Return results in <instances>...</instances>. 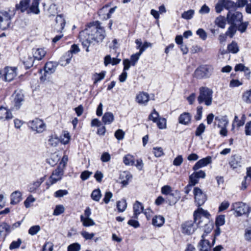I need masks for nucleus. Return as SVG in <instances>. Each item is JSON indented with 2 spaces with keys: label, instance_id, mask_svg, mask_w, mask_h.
<instances>
[{
  "label": "nucleus",
  "instance_id": "obj_40",
  "mask_svg": "<svg viewBox=\"0 0 251 251\" xmlns=\"http://www.w3.org/2000/svg\"><path fill=\"white\" fill-rule=\"evenodd\" d=\"M215 24L219 27L224 28L226 25V19L224 16H219L215 20Z\"/></svg>",
  "mask_w": 251,
  "mask_h": 251
},
{
  "label": "nucleus",
  "instance_id": "obj_62",
  "mask_svg": "<svg viewBox=\"0 0 251 251\" xmlns=\"http://www.w3.org/2000/svg\"><path fill=\"white\" fill-rule=\"evenodd\" d=\"M173 191L171 187L169 185H165L163 186L161 189V193L163 195H167V197L169 196Z\"/></svg>",
  "mask_w": 251,
  "mask_h": 251
},
{
  "label": "nucleus",
  "instance_id": "obj_54",
  "mask_svg": "<svg viewBox=\"0 0 251 251\" xmlns=\"http://www.w3.org/2000/svg\"><path fill=\"white\" fill-rule=\"evenodd\" d=\"M225 223V216L223 215H220L217 217L215 221L216 226H220L224 225Z\"/></svg>",
  "mask_w": 251,
  "mask_h": 251
},
{
  "label": "nucleus",
  "instance_id": "obj_46",
  "mask_svg": "<svg viewBox=\"0 0 251 251\" xmlns=\"http://www.w3.org/2000/svg\"><path fill=\"white\" fill-rule=\"evenodd\" d=\"M237 31V26L231 25L226 32V35L230 38H232Z\"/></svg>",
  "mask_w": 251,
  "mask_h": 251
},
{
  "label": "nucleus",
  "instance_id": "obj_15",
  "mask_svg": "<svg viewBox=\"0 0 251 251\" xmlns=\"http://www.w3.org/2000/svg\"><path fill=\"white\" fill-rule=\"evenodd\" d=\"M64 170L61 167H58L52 173L50 177V184H53L62 179Z\"/></svg>",
  "mask_w": 251,
  "mask_h": 251
},
{
  "label": "nucleus",
  "instance_id": "obj_16",
  "mask_svg": "<svg viewBox=\"0 0 251 251\" xmlns=\"http://www.w3.org/2000/svg\"><path fill=\"white\" fill-rule=\"evenodd\" d=\"M192 115L188 112H184L178 117V123L184 126H189L192 122Z\"/></svg>",
  "mask_w": 251,
  "mask_h": 251
},
{
  "label": "nucleus",
  "instance_id": "obj_64",
  "mask_svg": "<svg viewBox=\"0 0 251 251\" xmlns=\"http://www.w3.org/2000/svg\"><path fill=\"white\" fill-rule=\"evenodd\" d=\"M196 34L203 40H205L207 38V33L202 28L198 29L196 32Z\"/></svg>",
  "mask_w": 251,
  "mask_h": 251
},
{
  "label": "nucleus",
  "instance_id": "obj_2",
  "mask_svg": "<svg viewBox=\"0 0 251 251\" xmlns=\"http://www.w3.org/2000/svg\"><path fill=\"white\" fill-rule=\"evenodd\" d=\"M193 217L196 225L203 226V223H209L211 215L208 211L199 207L194 212Z\"/></svg>",
  "mask_w": 251,
  "mask_h": 251
},
{
  "label": "nucleus",
  "instance_id": "obj_7",
  "mask_svg": "<svg viewBox=\"0 0 251 251\" xmlns=\"http://www.w3.org/2000/svg\"><path fill=\"white\" fill-rule=\"evenodd\" d=\"M28 126L33 131H36L37 133H42L45 130L46 124L44 122L38 118L30 121L28 123Z\"/></svg>",
  "mask_w": 251,
  "mask_h": 251
},
{
  "label": "nucleus",
  "instance_id": "obj_55",
  "mask_svg": "<svg viewBox=\"0 0 251 251\" xmlns=\"http://www.w3.org/2000/svg\"><path fill=\"white\" fill-rule=\"evenodd\" d=\"M141 55V54L139 52H137L135 54L131 55L129 60L131 62V65L132 66H134L136 65V64L138 62Z\"/></svg>",
  "mask_w": 251,
  "mask_h": 251
},
{
  "label": "nucleus",
  "instance_id": "obj_36",
  "mask_svg": "<svg viewBox=\"0 0 251 251\" xmlns=\"http://www.w3.org/2000/svg\"><path fill=\"white\" fill-rule=\"evenodd\" d=\"M204 233L201 235V238H205V237L209 233L212 229V225L209 223H203V226Z\"/></svg>",
  "mask_w": 251,
  "mask_h": 251
},
{
  "label": "nucleus",
  "instance_id": "obj_53",
  "mask_svg": "<svg viewBox=\"0 0 251 251\" xmlns=\"http://www.w3.org/2000/svg\"><path fill=\"white\" fill-rule=\"evenodd\" d=\"M80 249V245L78 243H75L68 246L67 251H79Z\"/></svg>",
  "mask_w": 251,
  "mask_h": 251
},
{
  "label": "nucleus",
  "instance_id": "obj_43",
  "mask_svg": "<svg viewBox=\"0 0 251 251\" xmlns=\"http://www.w3.org/2000/svg\"><path fill=\"white\" fill-rule=\"evenodd\" d=\"M194 14L195 10L190 9L182 13L181 18L185 20H190L193 17Z\"/></svg>",
  "mask_w": 251,
  "mask_h": 251
},
{
  "label": "nucleus",
  "instance_id": "obj_48",
  "mask_svg": "<svg viewBox=\"0 0 251 251\" xmlns=\"http://www.w3.org/2000/svg\"><path fill=\"white\" fill-rule=\"evenodd\" d=\"M80 234L85 240H92L95 235V233H89L85 230H82L80 232Z\"/></svg>",
  "mask_w": 251,
  "mask_h": 251
},
{
  "label": "nucleus",
  "instance_id": "obj_56",
  "mask_svg": "<svg viewBox=\"0 0 251 251\" xmlns=\"http://www.w3.org/2000/svg\"><path fill=\"white\" fill-rule=\"evenodd\" d=\"M72 57L73 53L70 50H68L62 58V61H66L64 65H66L70 63Z\"/></svg>",
  "mask_w": 251,
  "mask_h": 251
},
{
  "label": "nucleus",
  "instance_id": "obj_52",
  "mask_svg": "<svg viewBox=\"0 0 251 251\" xmlns=\"http://www.w3.org/2000/svg\"><path fill=\"white\" fill-rule=\"evenodd\" d=\"M225 8V4L224 0H219L218 2L215 5V11L217 13H221Z\"/></svg>",
  "mask_w": 251,
  "mask_h": 251
},
{
  "label": "nucleus",
  "instance_id": "obj_63",
  "mask_svg": "<svg viewBox=\"0 0 251 251\" xmlns=\"http://www.w3.org/2000/svg\"><path fill=\"white\" fill-rule=\"evenodd\" d=\"M57 66V63L55 62L48 61V74L53 73Z\"/></svg>",
  "mask_w": 251,
  "mask_h": 251
},
{
  "label": "nucleus",
  "instance_id": "obj_34",
  "mask_svg": "<svg viewBox=\"0 0 251 251\" xmlns=\"http://www.w3.org/2000/svg\"><path fill=\"white\" fill-rule=\"evenodd\" d=\"M4 232H6V234L4 235V237H5L11 232V227L10 226L8 225L7 223L2 222L0 224V236H1L2 233Z\"/></svg>",
  "mask_w": 251,
  "mask_h": 251
},
{
  "label": "nucleus",
  "instance_id": "obj_47",
  "mask_svg": "<svg viewBox=\"0 0 251 251\" xmlns=\"http://www.w3.org/2000/svg\"><path fill=\"white\" fill-rule=\"evenodd\" d=\"M225 8L226 10L236 8V3L234 1L230 0H224Z\"/></svg>",
  "mask_w": 251,
  "mask_h": 251
},
{
  "label": "nucleus",
  "instance_id": "obj_26",
  "mask_svg": "<svg viewBox=\"0 0 251 251\" xmlns=\"http://www.w3.org/2000/svg\"><path fill=\"white\" fill-rule=\"evenodd\" d=\"M20 60L22 61L26 69H29L33 65L34 57L28 55L27 57H24L21 55Z\"/></svg>",
  "mask_w": 251,
  "mask_h": 251
},
{
  "label": "nucleus",
  "instance_id": "obj_28",
  "mask_svg": "<svg viewBox=\"0 0 251 251\" xmlns=\"http://www.w3.org/2000/svg\"><path fill=\"white\" fill-rule=\"evenodd\" d=\"M13 118L12 113L6 108L0 107V119L10 120Z\"/></svg>",
  "mask_w": 251,
  "mask_h": 251
},
{
  "label": "nucleus",
  "instance_id": "obj_3",
  "mask_svg": "<svg viewBox=\"0 0 251 251\" xmlns=\"http://www.w3.org/2000/svg\"><path fill=\"white\" fill-rule=\"evenodd\" d=\"M200 94L198 97L199 104L204 103L206 106L211 105L212 101L213 91L206 87H201L199 89Z\"/></svg>",
  "mask_w": 251,
  "mask_h": 251
},
{
  "label": "nucleus",
  "instance_id": "obj_51",
  "mask_svg": "<svg viewBox=\"0 0 251 251\" xmlns=\"http://www.w3.org/2000/svg\"><path fill=\"white\" fill-rule=\"evenodd\" d=\"M101 197V193L100 189H95L93 191L91 194L92 199L96 201H99Z\"/></svg>",
  "mask_w": 251,
  "mask_h": 251
},
{
  "label": "nucleus",
  "instance_id": "obj_50",
  "mask_svg": "<svg viewBox=\"0 0 251 251\" xmlns=\"http://www.w3.org/2000/svg\"><path fill=\"white\" fill-rule=\"evenodd\" d=\"M149 120L152 121L153 123L157 122L159 118V113L154 109L149 116Z\"/></svg>",
  "mask_w": 251,
  "mask_h": 251
},
{
  "label": "nucleus",
  "instance_id": "obj_38",
  "mask_svg": "<svg viewBox=\"0 0 251 251\" xmlns=\"http://www.w3.org/2000/svg\"><path fill=\"white\" fill-rule=\"evenodd\" d=\"M123 162L126 165L133 166L134 165V157L133 155L128 154L124 157Z\"/></svg>",
  "mask_w": 251,
  "mask_h": 251
},
{
  "label": "nucleus",
  "instance_id": "obj_31",
  "mask_svg": "<svg viewBox=\"0 0 251 251\" xmlns=\"http://www.w3.org/2000/svg\"><path fill=\"white\" fill-rule=\"evenodd\" d=\"M114 120V115L112 113L110 112H105L102 117V121L104 125L110 124Z\"/></svg>",
  "mask_w": 251,
  "mask_h": 251
},
{
  "label": "nucleus",
  "instance_id": "obj_29",
  "mask_svg": "<svg viewBox=\"0 0 251 251\" xmlns=\"http://www.w3.org/2000/svg\"><path fill=\"white\" fill-rule=\"evenodd\" d=\"M215 122H217L218 127L227 126L229 122L227 116H224L221 118L216 117L215 118Z\"/></svg>",
  "mask_w": 251,
  "mask_h": 251
},
{
  "label": "nucleus",
  "instance_id": "obj_25",
  "mask_svg": "<svg viewBox=\"0 0 251 251\" xmlns=\"http://www.w3.org/2000/svg\"><path fill=\"white\" fill-rule=\"evenodd\" d=\"M30 0H21L19 4L16 5L17 10H20L22 12L25 11L27 13Z\"/></svg>",
  "mask_w": 251,
  "mask_h": 251
},
{
  "label": "nucleus",
  "instance_id": "obj_13",
  "mask_svg": "<svg viewBox=\"0 0 251 251\" xmlns=\"http://www.w3.org/2000/svg\"><path fill=\"white\" fill-rule=\"evenodd\" d=\"M55 24L52 28L54 32H61L64 29L66 24L65 20L63 15H57L55 19Z\"/></svg>",
  "mask_w": 251,
  "mask_h": 251
},
{
  "label": "nucleus",
  "instance_id": "obj_10",
  "mask_svg": "<svg viewBox=\"0 0 251 251\" xmlns=\"http://www.w3.org/2000/svg\"><path fill=\"white\" fill-rule=\"evenodd\" d=\"M227 21L229 24L237 26L243 21L242 14L238 11L232 13L229 11L227 14Z\"/></svg>",
  "mask_w": 251,
  "mask_h": 251
},
{
  "label": "nucleus",
  "instance_id": "obj_41",
  "mask_svg": "<svg viewBox=\"0 0 251 251\" xmlns=\"http://www.w3.org/2000/svg\"><path fill=\"white\" fill-rule=\"evenodd\" d=\"M106 72L102 71L100 73H95L93 75L94 83L96 84L103 79L105 75Z\"/></svg>",
  "mask_w": 251,
  "mask_h": 251
},
{
  "label": "nucleus",
  "instance_id": "obj_35",
  "mask_svg": "<svg viewBox=\"0 0 251 251\" xmlns=\"http://www.w3.org/2000/svg\"><path fill=\"white\" fill-rule=\"evenodd\" d=\"M46 53V51L43 49H38L33 51V57L34 59L40 60L42 59V58L45 55Z\"/></svg>",
  "mask_w": 251,
  "mask_h": 251
},
{
  "label": "nucleus",
  "instance_id": "obj_32",
  "mask_svg": "<svg viewBox=\"0 0 251 251\" xmlns=\"http://www.w3.org/2000/svg\"><path fill=\"white\" fill-rule=\"evenodd\" d=\"M164 222V218L160 215L155 216L152 219V224L155 226L160 227L162 226Z\"/></svg>",
  "mask_w": 251,
  "mask_h": 251
},
{
  "label": "nucleus",
  "instance_id": "obj_60",
  "mask_svg": "<svg viewBox=\"0 0 251 251\" xmlns=\"http://www.w3.org/2000/svg\"><path fill=\"white\" fill-rule=\"evenodd\" d=\"M248 25V22H242L239 23L237 25V30H239L241 33L244 32Z\"/></svg>",
  "mask_w": 251,
  "mask_h": 251
},
{
  "label": "nucleus",
  "instance_id": "obj_58",
  "mask_svg": "<svg viewBox=\"0 0 251 251\" xmlns=\"http://www.w3.org/2000/svg\"><path fill=\"white\" fill-rule=\"evenodd\" d=\"M153 153L156 157H160L164 155V152L161 147H154Z\"/></svg>",
  "mask_w": 251,
  "mask_h": 251
},
{
  "label": "nucleus",
  "instance_id": "obj_20",
  "mask_svg": "<svg viewBox=\"0 0 251 251\" xmlns=\"http://www.w3.org/2000/svg\"><path fill=\"white\" fill-rule=\"evenodd\" d=\"M180 195L179 191H173L167 197V199L170 205L175 204L180 199Z\"/></svg>",
  "mask_w": 251,
  "mask_h": 251
},
{
  "label": "nucleus",
  "instance_id": "obj_30",
  "mask_svg": "<svg viewBox=\"0 0 251 251\" xmlns=\"http://www.w3.org/2000/svg\"><path fill=\"white\" fill-rule=\"evenodd\" d=\"M40 0H33L32 5L29 7L27 10V14L33 13L38 14L39 13L40 10L38 8L39 1Z\"/></svg>",
  "mask_w": 251,
  "mask_h": 251
},
{
  "label": "nucleus",
  "instance_id": "obj_22",
  "mask_svg": "<svg viewBox=\"0 0 251 251\" xmlns=\"http://www.w3.org/2000/svg\"><path fill=\"white\" fill-rule=\"evenodd\" d=\"M198 247L200 251H209L211 245L208 240L205 239V238H201L198 243Z\"/></svg>",
  "mask_w": 251,
  "mask_h": 251
},
{
  "label": "nucleus",
  "instance_id": "obj_1",
  "mask_svg": "<svg viewBox=\"0 0 251 251\" xmlns=\"http://www.w3.org/2000/svg\"><path fill=\"white\" fill-rule=\"evenodd\" d=\"M105 30L99 26L88 25L84 30L79 32V37L83 48L89 51V47L94 42H101L105 38Z\"/></svg>",
  "mask_w": 251,
  "mask_h": 251
},
{
  "label": "nucleus",
  "instance_id": "obj_45",
  "mask_svg": "<svg viewBox=\"0 0 251 251\" xmlns=\"http://www.w3.org/2000/svg\"><path fill=\"white\" fill-rule=\"evenodd\" d=\"M155 123H156L158 128L160 129H165L167 127V121L165 118H159Z\"/></svg>",
  "mask_w": 251,
  "mask_h": 251
},
{
  "label": "nucleus",
  "instance_id": "obj_23",
  "mask_svg": "<svg viewBox=\"0 0 251 251\" xmlns=\"http://www.w3.org/2000/svg\"><path fill=\"white\" fill-rule=\"evenodd\" d=\"M133 208L134 213L132 218L137 219L139 215L144 211V206L142 203L136 201Z\"/></svg>",
  "mask_w": 251,
  "mask_h": 251
},
{
  "label": "nucleus",
  "instance_id": "obj_11",
  "mask_svg": "<svg viewBox=\"0 0 251 251\" xmlns=\"http://www.w3.org/2000/svg\"><path fill=\"white\" fill-rule=\"evenodd\" d=\"M109 5L106 4L99 10L98 14L101 19L106 20L110 19L117 8V6H114L109 9Z\"/></svg>",
  "mask_w": 251,
  "mask_h": 251
},
{
  "label": "nucleus",
  "instance_id": "obj_18",
  "mask_svg": "<svg viewBox=\"0 0 251 251\" xmlns=\"http://www.w3.org/2000/svg\"><path fill=\"white\" fill-rule=\"evenodd\" d=\"M212 162V158L210 156H208L205 158H203L197 161L193 167L194 171H197L199 169L207 166L208 164Z\"/></svg>",
  "mask_w": 251,
  "mask_h": 251
},
{
  "label": "nucleus",
  "instance_id": "obj_49",
  "mask_svg": "<svg viewBox=\"0 0 251 251\" xmlns=\"http://www.w3.org/2000/svg\"><path fill=\"white\" fill-rule=\"evenodd\" d=\"M64 211H65V208L63 205H62V204L57 205H56V206L54 208V211L53 213V215H55V216H58V215L62 214L63 213H64Z\"/></svg>",
  "mask_w": 251,
  "mask_h": 251
},
{
  "label": "nucleus",
  "instance_id": "obj_59",
  "mask_svg": "<svg viewBox=\"0 0 251 251\" xmlns=\"http://www.w3.org/2000/svg\"><path fill=\"white\" fill-rule=\"evenodd\" d=\"M205 129V125L203 123L201 124L196 129L195 135L196 136H201L204 132Z\"/></svg>",
  "mask_w": 251,
  "mask_h": 251
},
{
  "label": "nucleus",
  "instance_id": "obj_44",
  "mask_svg": "<svg viewBox=\"0 0 251 251\" xmlns=\"http://www.w3.org/2000/svg\"><path fill=\"white\" fill-rule=\"evenodd\" d=\"M244 125L241 119H239L237 115H235L232 123V130H233L235 127L239 128Z\"/></svg>",
  "mask_w": 251,
  "mask_h": 251
},
{
  "label": "nucleus",
  "instance_id": "obj_57",
  "mask_svg": "<svg viewBox=\"0 0 251 251\" xmlns=\"http://www.w3.org/2000/svg\"><path fill=\"white\" fill-rule=\"evenodd\" d=\"M22 243V241L21 239H18L17 241H12L9 246V249L13 250L19 248Z\"/></svg>",
  "mask_w": 251,
  "mask_h": 251
},
{
  "label": "nucleus",
  "instance_id": "obj_12",
  "mask_svg": "<svg viewBox=\"0 0 251 251\" xmlns=\"http://www.w3.org/2000/svg\"><path fill=\"white\" fill-rule=\"evenodd\" d=\"M195 202L200 207L203 205L206 200V195L199 187H195L193 190Z\"/></svg>",
  "mask_w": 251,
  "mask_h": 251
},
{
  "label": "nucleus",
  "instance_id": "obj_5",
  "mask_svg": "<svg viewBox=\"0 0 251 251\" xmlns=\"http://www.w3.org/2000/svg\"><path fill=\"white\" fill-rule=\"evenodd\" d=\"M231 207V210L235 211L236 216H241L243 215L248 214L250 212L249 206L242 202L233 203Z\"/></svg>",
  "mask_w": 251,
  "mask_h": 251
},
{
  "label": "nucleus",
  "instance_id": "obj_8",
  "mask_svg": "<svg viewBox=\"0 0 251 251\" xmlns=\"http://www.w3.org/2000/svg\"><path fill=\"white\" fill-rule=\"evenodd\" d=\"M11 17L6 11H0V28L5 30L9 27L11 24Z\"/></svg>",
  "mask_w": 251,
  "mask_h": 251
},
{
  "label": "nucleus",
  "instance_id": "obj_39",
  "mask_svg": "<svg viewBox=\"0 0 251 251\" xmlns=\"http://www.w3.org/2000/svg\"><path fill=\"white\" fill-rule=\"evenodd\" d=\"M127 207V203L125 199H122L117 202V207L119 212H124Z\"/></svg>",
  "mask_w": 251,
  "mask_h": 251
},
{
  "label": "nucleus",
  "instance_id": "obj_19",
  "mask_svg": "<svg viewBox=\"0 0 251 251\" xmlns=\"http://www.w3.org/2000/svg\"><path fill=\"white\" fill-rule=\"evenodd\" d=\"M241 157L238 155H233L231 157L229 162L230 167L233 170L238 169L241 167Z\"/></svg>",
  "mask_w": 251,
  "mask_h": 251
},
{
  "label": "nucleus",
  "instance_id": "obj_21",
  "mask_svg": "<svg viewBox=\"0 0 251 251\" xmlns=\"http://www.w3.org/2000/svg\"><path fill=\"white\" fill-rule=\"evenodd\" d=\"M46 176L41 177L39 179L36 181L30 183L28 186V191L31 193L35 192L37 189L39 187L40 185L45 179Z\"/></svg>",
  "mask_w": 251,
  "mask_h": 251
},
{
  "label": "nucleus",
  "instance_id": "obj_24",
  "mask_svg": "<svg viewBox=\"0 0 251 251\" xmlns=\"http://www.w3.org/2000/svg\"><path fill=\"white\" fill-rule=\"evenodd\" d=\"M149 100V95L145 92L140 93L136 96V101L141 104H146Z\"/></svg>",
  "mask_w": 251,
  "mask_h": 251
},
{
  "label": "nucleus",
  "instance_id": "obj_14",
  "mask_svg": "<svg viewBox=\"0 0 251 251\" xmlns=\"http://www.w3.org/2000/svg\"><path fill=\"white\" fill-rule=\"evenodd\" d=\"M206 174L204 171L200 170L194 171L189 177V181L192 185H195L199 183L200 178H204Z\"/></svg>",
  "mask_w": 251,
  "mask_h": 251
},
{
  "label": "nucleus",
  "instance_id": "obj_9",
  "mask_svg": "<svg viewBox=\"0 0 251 251\" xmlns=\"http://www.w3.org/2000/svg\"><path fill=\"white\" fill-rule=\"evenodd\" d=\"M201 226H198L194 221H187L181 225L182 232L185 234L191 235L193 234L195 230Z\"/></svg>",
  "mask_w": 251,
  "mask_h": 251
},
{
  "label": "nucleus",
  "instance_id": "obj_37",
  "mask_svg": "<svg viewBox=\"0 0 251 251\" xmlns=\"http://www.w3.org/2000/svg\"><path fill=\"white\" fill-rule=\"evenodd\" d=\"M227 49L228 51L232 53H236L239 50L237 43L233 41L230 44L228 45Z\"/></svg>",
  "mask_w": 251,
  "mask_h": 251
},
{
  "label": "nucleus",
  "instance_id": "obj_4",
  "mask_svg": "<svg viewBox=\"0 0 251 251\" xmlns=\"http://www.w3.org/2000/svg\"><path fill=\"white\" fill-rule=\"evenodd\" d=\"M213 71L211 65H202L198 67L194 72V76L198 79H205L210 77Z\"/></svg>",
  "mask_w": 251,
  "mask_h": 251
},
{
  "label": "nucleus",
  "instance_id": "obj_6",
  "mask_svg": "<svg viewBox=\"0 0 251 251\" xmlns=\"http://www.w3.org/2000/svg\"><path fill=\"white\" fill-rule=\"evenodd\" d=\"M25 100L23 92L20 90H15L11 96V102L13 108L19 109Z\"/></svg>",
  "mask_w": 251,
  "mask_h": 251
},
{
  "label": "nucleus",
  "instance_id": "obj_17",
  "mask_svg": "<svg viewBox=\"0 0 251 251\" xmlns=\"http://www.w3.org/2000/svg\"><path fill=\"white\" fill-rule=\"evenodd\" d=\"M16 68L6 67L4 69V78L6 81H12L17 75Z\"/></svg>",
  "mask_w": 251,
  "mask_h": 251
},
{
  "label": "nucleus",
  "instance_id": "obj_33",
  "mask_svg": "<svg viewBox=\"0 0 251 251\" xmlns=\"http://www.w3.org/2000/svg\"><path fill=\"white\" fill-rule=\"evenodd\" d=\"M80 221L82 223V225L85 227H88L92 226H94L95 223L94 221L88 217H84L82 215H80Z\"/></svg>",
  "mask_w": 251,
  "mask_h": 251
},
{
  "label": "nucleus",
  "instance_id": "obj_61",
  "mask_svg": "<svg viewBox=\"0 0 251 251\" xmlns=\"http://www.w3.org/2000/svg\"><path fill=\"white\" fill-rule=\"evenodd\" d=\"M41 229L40 226L38 225L32 226L28 229V233L31 235L36 234Z\"/></svg>",
  "mask_w": 251,
  "mask_h": 251
},
{
  "label": "nucleus",
  "instance_id": "obj_27",
  "mask_svg": "<svg viewBox=\"0 0 251 251\" xmlns=\"http://www.w3.org/2000/svg\"><path fill=\"white\" fill-rule=\"evenodd\" d=\"M11 204H17L22 200V193L19 191L13 192L11 196Z\"/></svg>",
  "mask_w": 251,
  "mask_h": 251
},
{
  "label": "nucleus",
  "instance_id": "obj_42",
  "mask_svg": "<svg viewBox=\"0 0 251 251\" xmlns=\"http://www.w3.org/2000/svg\"><path fill=\"white\" fill-rule=\"evenodd\" d=\"M243 100L247 103H251V89L244 92L242 96Z\"/></svg>",
  "mask_w": 251,
  "mask_h": 251
}]
</instances>
